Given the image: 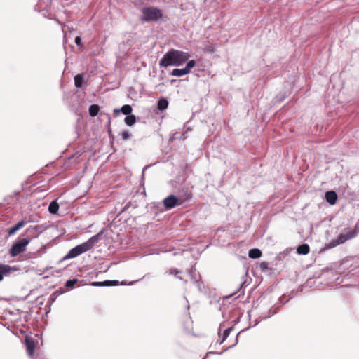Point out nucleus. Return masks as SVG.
Listing matches in <instances>:
<instances>
[{
    "label": "nucleus",
    "instance_id": "2",
    "mask_svg": "<svg viewBox=\"0 0 359 359\" xmlns=\"http://www.w3.org/2000/svg\"><path fill=\"white\" fill-rule=\"evenodd\" d=\"M103 231H100L97 234L90 237L87 241L79 244L72 248L66 255L62 258L63 260L73 259L79 255L91 250L101 239Z\"/></svg>",
    "mask_w": 359,
    "mask_h": 359
},
{
    "label": "nucleus",
    "instance_id": "40",
    "mask_svg": "<svg viewBox=\"0 0 359 359\" xmlns=\"http://www.w3.org/2000/svg\"><path fill=\"white\" fill-rule=\"evenodd\" d=\"M55 292L54 294H53V295H51V297L50 298L49 302H50V304L53 303L55 301V298H56L55 296L53 297V295H55Z\"/></svg>",
    "mask_w": 359,
    "mask_h": 359
},
{
    "label": "nucleus",
    "instance_id": "41",
    "mask_svg": "<svg viewBox=\"0 0 359 359\" xmlns=\"http://www.w3.org/2000/svg\"><path fill=\"white\" fill-rule=\"evenodd\" d=\"M148 167H149V166H146V167H144V169H143V170H142V177H144V170H145Z\"/></svg>",
    "mask_w": 359,
    "mask_h": 359
},
{
    "label": "nucleus",
    "instance_id": "35",
    "mask_svg": "<svg viewBox=\"0 0 359 359\" xmlns=\"http://www.w3.org/2000/svg\"><path fill=\"white\" fill-rule=\"evenodd\" d=\"M180 273V271H178L177 269H171L169 272V274L170 275H172V274H177Z\"/></svg>",
    "mask_w": 359,
    "mask_h": 359
},
{
    "label": "nucleus",
    "instance_id": "34",
    "mask_svg": "<svg viewBox=\"0 0 359 359\" xmlns=\"http://www.w3.org/2000/svg\"><path fill=\"white\" fill-rule=\"evenodd\" d=\"M121 109H114V116H118V114L121 113Z\"/></svg>",
    "mask_w": 359,
    "mask_h": 359
},
{
    "label": "nucleus",
    "instance_id": "1",
    "mask_svg": "<svg viewBox=\"0 0 359 359\" xmlns=\"http://www.w3.org/2000/svg\"><path fill=\"white\" fill-rule=\"evenodd\" d=\"M190 57L188 52L170 49L161 58L159 62L160 67L180 66Z\"/></svg>",
    "mask_w": 359,
    "mask_h": 359
},
{
    "label": "nucleus",
    "instance_id": "33",
    "mask_svg": "<svg viewBox=\"0 0 359 359\" xmlns=\"http://www.w3.org/2000/svg\"><path fill=\"white\" fill-rule=\"evenodd\" d=\"M259 267L262 271H266L269 269V263L266 262H262L260 264Z\"/></svg>",
    "mask_w": 359,
    "mask_h": 359
},
{
    "label": "nucleus",
    "instance_id": "29",
    "mask_svg": "<svg viewBox=\"0 0 359 359\" xmlns=\"http://www.w3.org/2000/svg\"><path fill=\"white\" fill-rule=\"evenodd\" d=\"M132 137V134L130 133L128 130H123L121 133V140H127L128 139H130Z\"/></svg>",
    "mask_w": 359,
    "mask_h": 359
},
{
    "label": "nucleus",
    "instance_id": "25",
    "mask_svg": "<svg viewBox=\"0 0 359 359\" xmlns=\"http://www.w3.org/2000/svg\"><path fill=\"white\" fill-rule=\"evenodd\" d=\"M233 327H230L224 331L223 335H222V339L221 341L219 342V344H222L227 339V337H229L230 332L233 330Z\"/></svg>",
    "mask_w": 359,
    "mask_h": 359
},
{
    "label": "nucleus",
    "instance_id": "18",
    "mask_svg": "<svg viewBox=\"0 0 359 359\" xmlns=\"http://www.w3.org/2000/svg\"><path fill=\"white\" fill-rule=\"evenodd\" d=\"M83 83V76L81 74H76L74 76V84L78 88H81Z\"/></svg>",
    "mask_w": 359,
    "mask_h": 359
},
{
    "label": "nucleus",
    "instance_id": "12",
    "mask_svg": "<svg viewBox=\"0 0 359 359\" xmlns=\"http://www.w3.org/2000/svg\"><path fill=\"white\" fill-rule=\"evenodd\" d=\"M59 210V204L57 201H53L50 203L48 205V211L50 213L53 215H55L57 213Z\"/></svg>",
    "mask_w": 359,
    "mask_h": 359
},
{
    "label": "nucleus",
    "instance_id": "3",
    "mask_svg": "<svg viewBox=\"0 0 359 359\" xmlns=\"http://www.w3.org/2000/svg\"><path fill=\"white\" fill-rule=\"evenodd\" d=\"M142 12L141 20L144 22L157 21L163 16L161 11L154 7L143 8Z\"/></svg>",
    "mask_w": 359,
    "mask_h": 359
},
{
    "label": "nucleus",
    "instance_id": "8",
    "mask_svg": "<svg viewBox=\"0 0 359 359\" xmlns=\"http://www.w3.org/2000/svg\"><path fill=\"white\" fill-rule=\"evenodd\" d=\"M25 346L27 351V354L29 356H33L34 353L35 345L32 339L29 337L25 338Z\"/></svg>",
    "mask_w": 359,
    "mask_h": 359
},
{
    "label": "nucleus",
    "instance_id": "6",
    "mask_svg": "<svg viewBox=\"0 0 359 359\" xmlns=\"http://www.w3.org/2000/svg\"><path fill=\"white\" fill-rule=\"evenodd\" d=\"M322 278H327L329 279V281L327 282V284H330L334 283V281L338 280L339 276L338 274L336 273V272L333 269H327L323 271L321 274Z\"/></svg>",
    "mask_w": 359,
    "mask_h": 359
},
{
    "label": "nucleus",
    "instance_id": "20",
    "mask_svg": "<svg viewBox=\"0 0 359 359\" xmlns=\"http://www.w3.org/2000/svg\"><path fill=\"white\" fill-rule=\"evenodd\" d=\"M278 308L279 306H273L269 311H268V314L265 316H264L262 318L263 320H266L271 316H273V315H275L277 312H278Z\"/></svg>",
    "mask_w": 359,
    "mask_h": 359
},
{
    "label": "nucleus",
    "instance_id": "44",
    "mask_svg": "<svg viewBox=\"0 0 359 359\" xmlns=\"http://www.w3.org/2000/svg\"><path fill=\"white\" fill-rule=\"evenodd\" d=\"M177 278L178 279H180V280H183L182 277H181V276H177Z\"/></svg>",
    "mask_w": 359,
    "mask_h": 359
},
{
    "label": "nucleus",
    "instance_id": "42",
    "mask_svg": "<svg viewBox=\"0 0 359 359\" xmlns=\"http://www.w3.org/2000/svg\"><path fill=\"white\" fill-rule=\"evenodd\" d=\"M177 135H178V133H175L174 134L175 138H178Z\"/></svg>",
    "mask_w": 359,
    "mask_h": 359
},
{
    "label": "nucleus",
    "instance_id": "38",
    "mask_svg": "<svg viewBox=\"0 0 359 359\" xmlns=\"http://www.w3.org/2000/svg\"><path fill=\"white\" fill-rule=\"evenodd\" d=\"M186 133H187V132H184V133H182V134L180 135V136L179 137V138H180V140H185V139H187V136L186 135Z\"/></svg>",
    "mask_w": 359,
    "mask_h": 359
},
{
    "label": "nucleus",
    "instance_id": "19",
    "mask_svg": "<svg viewBox=\"0 0 359 359\" xmlns=\"http://www.w3.org/2000/svg\"><path fill=\"white\" fill-rule=\"evenodd\" d=\"M100 111V107L97 104H91L89 107V114L90 116H96Z\"/></svg>",
    "mask_w": 359,
    "mask_h": 359
},
{
    "label": "nucleus",
    "instance_id": "7",
    "mask_svg": "<svg viewBox=\"0 0 359 359\" xmlns=\"http://www.w3.org/2000/svg\"><path fill=\"white\" fill-rule=\"evenodd\" d=\"M16 270H18V269L15 267H13L7 264H0V281L4 279L5 276Z\"/></svg>",
    "mask_w": 359,
    "mask_h": 359
},
{
    "label": "nucleus",
    "instance_id": "23",
    "mask_svg": "<svg viewBox=\"0 0 359 359\" xmlns=\"http://www.w3.org/2000/svg\"><path fill=\"white\" fill-rule=\"evenodd\" d=\"M344 232H345V233L346 234V236H347V237H348V240H350V239H352V238H355V237L357 236V234H358V233H357V231L355 230V229H348V230H346H346L344 231Z\"/></svg>",
    "mask_w": 359,
    "mask_h": 359
},
{
    "label": "nucleus",
    "instance_id": "22",
    "mask_svg": "<svg viewBox=\"0 0 359 359\" xmlns=\"http://www.w3.org/2000/svg\"><path fill=\"white\" fill-rule=\"evenodd\" d=\"M132 111V107L129 104H125L121 108V113H123L126 116L130 114Z\"/></svg>",
    "mask_w": 359,
    "mask_h": 359
},
{
    "label": "nucleus",
    "instance_id": "14",
    "mask_svg": "<svg viewBox=\"0 0 359 359\" xmlns=\"http://www.w3.org/2000/svg\"><path fill=\"white\" fill-rule=\"evenodd\" d=\"M248 256L252 259H257L262 256V251L258 248L250 249L248 252Z\"/></svg>",
    "mask_w": 359,
    "mask_h": 359
},
{
    "label": "nucleus",
    "instance_id": "21",
    "mask_svg": "<svg viewBox=\"0 0 359 359\" xmlns=\"http://www.w3.org/2000/svg\"><path fill=\"white\" fill-rule=\"evenodd\" d=\"M26 233L28 236L32 238H36L39 236V234L36 231L33 229L32 226H30L29 228L26 230Z\"/></svg>",
    "mask_w": 359,
    "mask_h": 359
},
{
    "label": "nucleus",
    "instance_id": "4",
    "mask_svg": "<svg viewBox=\"0 0 359 359\" xmlns=\"http://www.w3.org/2000/svg\"><path fill=\"white\" fill-rule=\"evenodd\" d=\"M29 238H24L14 243L9 250L11 256L14 257L25 252L26 250V246L29 243Z\"/></svg>",
    "mask_w": 359,
    "mask_h": 359
},
{
    "label": "nucleus",
    "instance_id": "36",
    "mask_svg": "<svg viewBox=\"0 0 359 359\" xmlns=\"http://www.w3.org/2000/svg\"><path fill=\"white\" fill-rule=\"evenodd\" d=\"M239 334H240V332H239V333H238V334H237V335H236L235 344H233V345H231V346H229L228 348H226L224 350V351H226V350H228V349H229V348H232L233 346H234L238 343V337Z\"/></svg>",
    "mask_w": 359,
    "mask_h": 359
},
{
    "label": "nucleus",
    "instance_id": "32",
    "mask_svg": "<svg viewBox=\"0 0 359 359\" xmlns=\"http://www.w3.org/2000/svg\"><path fill=\"white\" fill-rule=\"evenodd\" d=\"M90 285L94 287H102V286L107 285V284L104 283V281H103V282H92L90 283Z\"/></svg>",
    "mask_w": 359,
    "mask_h": 359
},
{
    "label": "nucleus",
    "instance_id": "37",
    "mask_svg": "<svg viewBox=\"0 0 359 359\" xmlns=\"http://www.w3.org/2000/svg\"><path fill=\"white\" fill-rule=\"evenodd\" d=\"M186 133H187V132H184V133H182V134L180 135V136L179 137V138H180V140H185V139H187V136L186 135Z\"/></svg>",
    "mask_w": 359,
    "mask_h": 359
},
{
    "label": "nucleus",
    "instance_id": "39",
    "mask_svg": "<svg viewBox=\"0 0 359 359\" xmlns=\"http://www.w3.org/2000/svg\"><path fill=\"white\" fill-rule=\"evenodd\" d=\"M354 229L357 233H359V221L355 224Z\"/></svg>",
    "mask_w": 359,
    "mask_h": 359
},
{
    "label": "nucleus",
    "instance_id": "30",
    "mask_svg": "<svg viewBox=\"0 0 359 359\" xmlns=\"http://www.w3.org/2000/svg\"><path fill=\"white\" fill-rule=\"evenodd\" d=\"M33 229H34L35 231H37L38 234L42 233L43 231H45L46 228L43 225H36L32 226Z\"/></svg>",
    "mask_w": 359,
    "mask_h": 359
},
{
    "label": "nucleus",
    "instance_id": "24",
    "mask_svg": "<svg viewBox=\"0 0 359 359\" xmlns=\"http://www.w3.org/2000/svg\"><path fill=\"white\" fill-rule=\"evenodd\" d=\"M104 283L107 284L106 286H107V287H109V286H116V285H118L120 284L119 281L118 280H104ZM121 285H126V283L124 282V281H122L121 283Z\"/></svg>",
    "mask_w": 359,
    "mask_h": 359
},
{
    "label": "nucleus",
    "instance_id": "43",
    "mask_svg": "<svg viewBox=\"0 0 359 359\" xmlns=\"http://www.w3.org/2000/svg\"><path fill=\"white\" fill-rule=\"evenodd\" d=\"M194 271H195V269L192 267V268L191 269V271H190V273H193Z\"/></svg>",
    "mask_w": 359,
    "mask_h": 359
},
{
    "label": "nucleus",
    "instance_id": "10",
    "mask_svg": "<svg viewBox=\"0 0 359 359\" xmlns=\"http://www.w3.org/2000/svg\"><path fill=\"white\" fill-rule=\"evenodd\" d=\"M26 224V222L24 220H21L18 222L16 224L13 226L8 229V233L9 236L14 234L16 231L23 227Z\"/></svg>",
    "mask_w": 359,
    "mask_h": 359
},
{
    "label": "nucleus",
    "instance_id": "27",
    "mask_svg": "<svg viewBox=\"0 0 359 359\" xmlns=\"http://www.w3.org/2000/svg\"><path fill=\"white\" fill-rule=\"evenodd\" d=\"M78 281L79 280L77 278H73V279L68 280L65 283V286L67 288H72V287H74V285L78 283Z\"/></svg>",
    "mask_w": 359,
    "mask_h": 359
},
{
    "label": "nucleus",
    "instance_id": "5",
    "mask_svg": "<svg viewBox=\"0 0 359 359\" xmlns=\"http://www.w3.org/2000/svg\"><path fill=\"white\" fill-rule=\"evenodd\" d=\"M163 202L166 210H170L176 205L182 203L180 198L172 194L164 198Z\"/></svg>",
    "mask_w": 359,
    "mask_h": 359
},
{
    "label": "nucleus",
    "instance_id": "31",
    "mask_svg": "<svg viewBox=\"0 0 359 359\" xmlns=\"http://www.w3.org/2000/svg\"><path fill=\"white\" fill-rule=\"evenodd\" d=\"M75 43L76 44V46L79 47V48H81V47L82 46V39H81V37L78 36L75 38Z\"/></svg>",
    "mask_w": 359,
    "mask_h": 359
},
{
    "label": "nucleus",
    "instance_id": "16",
    "mask_svg": "<svg viewBox=\"0 0 359 359\" xmlns=\"http://www.w3.org/2000/svg\"><path fill=\"white\" fill-rule=\"evenodd\" d=\"M348 240V238L346 234L345 233V232L344 231L338 236L337 238L334 241V246L344 243Z\"/></svg>",
    "mask_w": 359,
    "mask_h": 359
},
{
    "label": "nucleus",
    "instance_id": "9",
    "mask_svg": "<svg viewBox=\"0 0 359 359\" xmlns=\"http://www.w3.org/2000/svg\"><path fill=\"white\" fill-rule=\"evenodd\" d=\"M325 198L328 203L334 205L337 202V195L334 191H327L325 192Z\"/></svg>",
    "mask_w": 359,
    "mask_h": 359
},
{
    "label": "nucleus",
    "instance_id": "15",
    "mask_svg": "<svg viewBox=\"0 0 359 359\" xmlns=\"http://www.w3.org/2000/svg\"><path fill=\"white\" fill-rule=\"evenodd\" d=\"M168 107V101L165 98H161L158 101L157 107L159 111H164Z\"/></svg>",
    "mask_w": 359,
    "mask_h": 359
},
{
    "label": "nucleus",
    "instance_id": "11",
    "mask_svg": "<svg viewBox=\"0 0 359 359\" xmlns=\"http://www.w3.org/2000/svg\"><path fill=\"white\" fill-rule=\"evenodd\" d=\"M189 73V72L186 69V68L184 67L182 69H174L170 73V75L180 77L188 74Z\"/></svg>",
    "mask_w": 359,
    "mask_h": 359
},
{
    "label": "nucleus",
    "instance_id": "28",
    "mask_svg": "<svg viewBox=\"0 0 359 359\" xmlns=\"http://www.w3.org/2000/svg\"><path fill=\"white\" fill-rule=\"evenodd\" d=\"M187 65L185 66L186 69L190 72L191 69L196 65V62L194 60H187Z\"/></svg>",
    "mask_w": 359,
    "mask_h": 359
},
{
    "label": "nucleus",
    "instance_id": "45",
    "mask_svg": "<svg viewBox=\"0 0 359 359\" xmlns=\"http://www.w3.org/2000/svg\"><path fill=\"white\" fill-rule=\"evenodd\" d=\"M133 282H130L128 285H132V284H133Z\"/></svg>",
    "mask_w": 359,
    "mask_h": 359
},
{
    "label": "nucleus",
    "instance_id": "13",
    "mask_svg": "<svg viewBox=\"0 0 359 359\" xmlns=\"http://www.w3.org/2000/svg\"><path fill=\"white\" fill-rule=\"evenodd\" d=\"M310 248L308 244L303 243L297 248V252L299 255H306L309 252Z\"/></svg>",
    "mask_w": 359,
    "mask_h": 359
},
{
    "label": "nucleus",
    "instance_id": "26",
    "mask_svg": "<svg viewBox=\"0 0 359 359\" xmlns=\"http://www.w3.org/2000/svg\"><path fill=\"white\" fill-rule=\"evenodd\" d=\"M203 50L210 54H212L216 51L215 45L213 44H206L203 48Z\"/></svg>",
    "mask_w": 359,
    "mask_h": 359
},
{
    "label": "nucleus",
    "instance_id": "17",
    "mask_svg": "<svg viewBox=\"0 0 359 359\" xmlns=\"http://www.w3.org/2000/svg\"><path fill=\"white\" fill-rule=\"evenodd\" d=\"M125 123L128 126H133L136 122V116L134 114H129L126 116L124 119Z\"/></svg>",
    "mask_w": 359,
    "mask_h": 359
}]
</instances>
